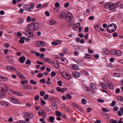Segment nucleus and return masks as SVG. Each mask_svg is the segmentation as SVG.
I'll list each match as a JSON object with an SVG mask.
<instances>
[{"label":"nucleus","instance_id":"obj_52","mask_svg":"<svg viewBox=\"0 0 123 123\" xmlns=\"http://www.w3.org/2000/svg\"><path fill=\"white\" fill-rule=\"evenodd\" d=\"M20 38H21V39L19 40V43H24L25 41L23 40H25V39L24 38V39H22V38H21V37H20Z\"/></svg>","mask_w":123,"mask_h":123},{"label":"nucleus","instance_id":"obj_3","mask_svg":"<svg viewBox=\"0 0 123 123\" xmlns=\"http://www.w3.org/2000/svg\"><path fill=\"white\" fill-rule=\"evenodd\" d=\"M73 19V16L71 13L68 12L65 15V19L66 21L70 22L71 21H72Z\"/></svg>","mask_w":123,"mask_h":123},{"label":"nucleus","instance_id":"obj_22","mask_svg":"<svg viewBox=\"0 0 123 123\" xmlns=\"http://www.w3.org/2000/svg\"><path fill=\"white\" fill-rule=\"evenodd\" d=\"M10 100L12 102L14 103H16V102L18 101V100L16 98L13 97L11 98Z\"/></svg>","mask_w":123,"mask_h":123},{"label":"nucleus","instance_id":"obj_64","mask_svg":"<svg viewBox=\"0 0 123 123\" xmlns=\"http://www.w3.org/2000/svg\"><path fill=\"white\" fill-rule=\"evenodd\" d=\"M94 18V16H92L89 17L88 19L89 20H92Z\"/></svg>","mask_w":123,"mask_h":123},{"label":"nucleus","instance_id":"obj_55","mask_svg":"<svg viewBox=\"0 0 123 123\" xmlns=\"http://www.w3.org/2000/svg\"><path fill=\"white\" fill-rule=\"evenodd\" d=\"M45 94L44 92L43 91H41L40 92V95L42 96H44Z\"/></svg>","mask_w":123,"mask_h":123},{"label":"nucleus","instance_id":"obj_45","mask_svg":"<svg viewBox=\"0 0 123 123\" xmlns=\"http://www.w3.org/2000/svg\"><path fill=\"white\" fill-rule=\"evenodd\" d=\"M76 25V24H74V25L73 26V29L75 31H76L77 28H78V26Z\"/></svg>","mask_w":123,"mask_h":123},{"label":"nucleus","instance_id":"obj_47","mask_svg":"<svg viewBox=\"0 0 123 123\" xmlns=\"http://www.w3.org/2000/svg\"><path fill=\"white\" fill-rule=\"evenodd\" d=\"M56 73L54 71H52L51 73V75L52 77H54L55 76Z\"/></svg>","mask_w":123,"mask_h":123},{"label":"nucleus","instance_id":"obj_25","mask_svg":"<svg viewBox=\"0 0 123 123\" xmlns=\"http://www.w3.org/2000/svg\"><path fill=\"white\" fill-rule=\"evenodd\" d=\"M117 99L122 103H123V97L121 96H118L117 98Z\"/></svg>","mask_w":123,"mask_h":123},{"label":"nucleus","instance_id":"obj_63","mask_svg":"<svg viewBox=\"0 0 123 123\" xmlns=\"http://www.w3.org/2000/svg\"><path fill=\"white\" fill-rule=\"evenodd\" d=\"M45 14L48 17H49L50 15V14L49 12L47 11H46L45 12Z\"/></svg>","mask_w":123,"mask_h":123},{"label":"nucleus","instance_id":"obj_49","mask_svg":"<svg viewBox=\"0 0 123 123\" xmlns=\"http://www.w3.org/2000/svg\"><path fill=\"white\" fill-rule=\"evenodd\" d=\"M82 103L84 105L86 103V101L84 98H83L81 101Z\"/></svg>","mask_w":123,"mask_h":123},{"label":"nucleus","instance_id":"obj_7","mask_svg":"<svg viewBox=\"0 0 123 123\" xmlns=\"http://www.w3.org/2000/svg\"><path fill=\"white\" fill-rule=\"evenodd\" d=\"M104 7L106 9L109 8V10H113L112 7V3L110 2L106 3L104 5Z\"/></svg>","mask_w":123,"mask_h":123},{"label":"nucleus","instance_id":"obj_12","mask_svg":"<svg viewBox=\"0 0 123 123\" xmlns=\"http://www.w3.org/2000/svg\"><path fill=\"white\" fill-rule=\"evenodd\" d=\"M61 41L60 40H57L56 42H53L52 43V44L53 45H56L61 43Z\"/></svg>","mask_w":123,"mask_h":123},{"label":"nucleus","instance_id":"obj_35","mask_svg":"<svg viewBox=\"0 0 123 123\" xmlns=\"http://www.w3.org/2000/svg\"><path fill=\"white\" fill-rule=\"evenodd\" d=\"M82 72L83 74L86 76H88L89 75L88 72L86 71L82 70Z\"/></svg>","mask_w":123,"mask_h":123},{"label":"nucleus","instance_id":"obj_6","mask_svg":"<svg viewBox=\"0 0 123 123\" xmlns=\"http://www.w3.org/2000/svg\"><path fill=\"white\" fill-rule=\"evenodd\" d=\"M111 52L113 55L117 56H121L122 54L121 52L119 50H112V51Z\"/></svg>","mask_w":123,"mask_h":123},{"label":"nucleus","instance_id":"obj_43","mask_svg":"<svg viewBox=\"0 0 123 123\" xmlns=\"http://www.w3.org/2000/svg\"><path fill=\"white\" fill-rule=\"evenodd\" d=\"M67 98L69 99H71L72 96L68 93L66 94Z\"/></svg>","mask_w":123,"mask_h":123},{"label":"nucleus","instance_id":"obj_41","mask_svg":"<svg viewBox=\"0 0 123 123\" xmlns=\"http://www.w3.org/2000/svg\"><path fill=\"white\" fill-rule=\"evenodd\" d=\"M55 119V118L53 117L50 116V118L49 119V120L50 122L53 123V120Z\"/></svg>","mask_w":123,"mask_h":123},{"label":"nucleus","instance_id":"obj_4","mask_svg":"<svg viewBox=\"0 0 123 123\" xmlns=\"http://www.w3.org/2000/svg\"><path fill=\"white\" fill-rule=\"evenodd\" d=\"M62 76L66 79L69 80L71 78V76L68 73L66 72H62L61 73Z\"/></svg>","mask_w":123,"mask_h":123},{"label":"nucleus","instance_id":"obj_48","mask_svg":"<svg viewBox=\"0 0 123 123\" xmlns=\"http://www.w3.org/2000/svg\"><path fill=\"white\" fill-rule=\"evenodd\" d=\"M5 95L4 93H0V98H3L5 97Z\"/></svg>","mask_w":123,"mask_h":123},{"label":"nucleus","instance_id":"obj_16","mask_svg":"<svg viewBox=\"0 0 123 123\" xmlns=\"http://www.w3.org/2000/svg\"><path fill=\"white\" fill-rule=\"evenodd\" d=\"M90 86L92 89L95 90L97 89V86L96 84H94L92 83H91L90 85Z\"/></svg>","mask_w":123,"mask_h":123},{"label":"nucleus","instance_id":"obj_23","mask_svg":"<svg viewBox=\"0 0 123 123\" xmlns=\"http://www.w3.org/2000/svg\"><path fill=\"white\" fill-rule=\"evenodd\" d=\"M56 90L58 92H60L62 93H63L64 91L65 90L64 88H62V89L59 87H57L56 88Z\"/></svg>","mask_w":123,"mask_h":123},{"label":"nucleus","instance_id":"obj_39","mask_svg":"<svg viewBox=\"0 0 123 123\" xmlns=\"http://www.w3.org/2000/svg\"><path fill=\"white\" fill-rule=\"evenodd\" d=\"M30 82L31 84L34 85L37 84V82L36 81H35L32 80H30Z\"/></svg>","mask_w":123,"mask_h":123},{"label":"nucleus","instance_id":"obj_34","mask_svg":"<svg viewBox=\"0 0 123 123\" xmlns=\"http://www.w3.org/2000/svg\"><path fill=\"white\" fill-rule=\"evenodd\" d=\"M6 80V78L5 77L1 76L0 75V80L5 81Z\"/></svg>","mask_w":123,"mask_h":123},{"label":"nucleus","instance_id":"obj_50","mask_svg":"<svg viewBox=\"0 0 123 123\" xmlns=\"http://www.w3.org/2000/svg\"><path fill=\"white\" fill-rule=\"evenodd\" d=\"M41 47H44L45 46V43L42 41H41Z\"/></svg>","mask_w":123,"mask_h":123},{"label":"nucleus","instance_id":"obj_10","mask_svg":"<svg viewBox=\"0 0 123 123\" xmlns=\"http://www.w3.org/2000/svg\"><path fill=\"white\" fill-rule=\"evenodd\" d=\"M6 68L9 71L11 70L14 71H16V69L15 67L11 66H7L6 67Z\"/></svg>","mask_w":123,"mask_h":123},{"label":"nucleus","instance_id":"obj_53","mask_svg":"<svg viewBox=\"0 0 123 123\" xmlns=\"http://www.w3.org/2000/svg\"><path fill=\"white\" fill-rule=\"evenodd\" d=\"M45 79H42L40 80V82L41 83H45Z\"/></svg>","mask_w":123,"mask_h":123},{"label":"nucleus","instance_id":"obj_57","mask_svg":"<svg viewBox=\"0 0 123 123\" xmlns=\"http://www.w3.org/2000/svg\"><path fill=\"white\" fill-rule=\"evenodd\" d=\"M48 6V4L45 3L42 6V8H45L47 7Z\"/></svg>","mask_w":123,"mask_h":123},{"label":"nucleus","instance_id":"obj_32","mask_svg":"<svg viewBox=\"0 0 123 123\" xmlns=\"http://www.w3.org/2000/svg\"><path fill=\"white\" fill-rule=\"evenodd\" d=\"M17 22L18 24H21L24 22V20L23 19H18Z\"/></svg>","mask_w":123,"mask_h":123},{"label":"nucleus","instance_id":"obj_30","mask_svg":"<svg viewBox=\"0 0 123 123\" xmlns=\"http://www.w3.org/2000/svg\"><path fill=\"white\" fill-rule=\"evenodd\" d=\"M27 36L29 37H32L33 35V32H29L28 34L27 33L26 34Z\"/></svg>","mask_w":123,"mask_h":123},{"label":"nucleus","instance_id":"obj_33","mask_svg":"<svg viewBox=\"0 0 123 123\" xmlns=\"http://www.w3.org/2000/svg\"><path fill=\"white\" fill-rule=\"evenodd\" d=\"M91 56L90 55L86 53L85 57L87 59H90L91 58Z\"/></svg>","mask_w":123,"mask_h":123},{"label":"nucleus","instance_id":"obj_24","mask_svg":"<svg viewBox=\"0 0 123 123\" xmlns=\"http://www.w3.org/2000/svg\"><path fill=\"white\" fill-rule=\"evenodd\" d=\"M55 23V21L53 19L50 20L48 22V23L50 25H51L54 24Z\"/></svg>","mask_w":123,"mask_h":123},{"label":"nucleus","instance_id":"obj_27","mask_svg":"<svg viewBox=\"0 0 123 123\" xmlns=\"http://www.w3.org/2000/svg\"><path fill=\"white\" fill-rule=\"evenodd\" d=\"M77 75V74L76 73V72H74L72 73V75L73 77L75 78H78Z\"/></svg>","mask_w":123,"mask_h":123},{"label":"nucleus","instance_id":"obj_36","mask_svg":"<svg viewBox=\"0 0 123 123\" xmlns=\"http://www.w3.org/2000/svg\"><path fill=\"white\" fill-rule=\"evenodd\" d=\"M56 115L58 117H60L61 115V113L60 112L57 111L55 112Z\"/></svg>","mask_w":123,"mask_h":123},{"label":"nucleus","instance_id":"obj_28","mask_svg":"<svg viewBox=\"0 0 123 123\" xmlns=\"http://www.w3.org/2000/svg\"><path fill=\"white\" fill-rule=\"evenodd\" d=\"M52 64L53 66L56 68H58L60 67V65L59 64L55 63L54 61Z\"/></svg>","mask_w":123,"mask_h":123},{"label":"nucleus","instance_id":"obj_14","mask_svg":"<svg viewBox=\"0 0 123 123\" xmlns=\"http://www.w3.org/2000/svg\"><path fill=\"white\" fill-rule=\"evenodd\" d=\"M119 3V2L115 3L113 4L112 3V8H113V10L117 7L118 6Z\"/></svg>","mask_w":123,"mask_h":123},{"label":"nucleus","instance_id":"obj_18","mask_svg":"<svg viewBox=\"0 0 123 123\" xmlns=\"http://www.w3.org/2000/svg\"><path fill=\"white\" fill-rule=\"evenodd\" d=\"M62 59V57H55V60L58 63L64 64V63H61V60Z\"/></svg>","mask_w":123,"mask_h":123},{"label":"nucleus","instance_id":"obj_8","mask_svg":"<svg viewBox=\"0 0 123 123\" xmlns=\"http://www.w3.org/2000/svg\"><path fill=\"white\" fill-rule=\"evenodd\" d=\"M24 9L28 12H30L32 11V10H31L30 9L28 5L26 4L23 7Z\"/></svg>","mask_w":123,"mask_h":123},{"label":"nucleus","instance_id":"obj_51","mask_svg":"<svg viewBox=\"0 0 123 123\" xmlns=\"http://www.w3.org/2000/svg\"><path fill=\"white\" fill-rule=\"evenodd\" d=\"M76 108L78 110H80L81 112H83V111L82 110L81 108L78 105L77 106Z\"/></svg>","mask_w":123,"mask_h":123},{"label":"nucleus","instance_id":"obj_1","mask_svg":"<svg viewBox=\"0 0 123 123\" xmlns=\"http://www.w3.org/2000/svg\"><path fill=\"white\" fill-rule=\"evenodd\" d=\"M116 25L114 23H112L109 25L107 28L106 30L109 33L114 32L116 29Z\"/></svg>","mask_w":123,"mask_h":123},{"label":"nucleus","instance_id":"obj_9","mask_svg":"<svg viewBox=\"0 0 123 123\" xmlns=\"http://www.w3.org/2000/svg\"><path fill=\"white\" fill-rule=\"evenodd\" d=\"M106 84L107 85L108 87L110 89L112 90L113 89L114 86L111 83L110 81H107Z\"/></svg>","mask_w":123,"mask_h":123},{"label":"nucleus","instance_id":"obj_37","mask_svg":"<svg viewBox=\"0 0 123 123\" xmlns=\"http://www.w3.org/2000/svg\"><path fill=\"white\" fill-rule=\"evenodd\" d=\"M68 22V27H72L74 23L73 21H71L70 22Z\"/></svg>","mask_w":123,"mask_h":123},{"label":"nucleus","instance_id":"obj_40","mask_svg":"<svg viewBox=\"0 0 123 123\" xmlns=\"http://www.w3.org/2000/svg\"><path fill=\"white\" fill-rule=\"evenodd\" d=\"M29 113L27 112L26 113H23V116L24 117H28Z\"/></svg>","mask_w":123,"mask_h":123},{"label":"nucleus","instance_id":"obj_56","mask_svg":"<svg viewBox=\"0 0 123 123\" xmlns=\"http://www.w3.org/2000/svg\"><path fill=\"white\" fill-rule=\"evenodd\" d=\"M10 104L9 103L5 102L4 106L5 107H6L8 106Z\"/></svg>","mask_w":123,"mask_h":123},{"label":"nucleus","instance_id":"obj_11","mask_svg":"<svg viewBox=\"0 0 123 123\" xmlns=\"http://www.w3.org/2000/svg\"><path fill=\"white\" fill-rule=\"evenodd\" d=\"M32 25H33V23H31L30 24H29L28 26H27V28H28V30H26V31H27L28 32L29 31H27V30H28L29 31H32Z\"/></svg>","mask_w":123,"mask_h":123},{"label":"nucleus","instance_id":"obj_5","mask_svg":"<svg viewBox=\"0 0 123 123\" xmlns=\"http://www.w3.org/2000/svg\"><path fill=\"white\" fill-rule=\"evenodd\" d=\"M32 30H34L38 31L40 30V27L39 25V23L36 22L33 23Z\"/></svg>","mask_w":123,"mask_h":123},{"label":"nucleus","instance_id":"obj_31","mask_svg":"<svg viewBox=\"0 0 123 123\" xmlns=\"http://www.w3.org/2000/svg\"><path fill=\"white\" fill-rule=\"evenodd\" d=\"M41 43V41H37L35 43V44L37 47H40L41 46L40 44Z\"/></svg>","mask_w":123,"mask_h":123},{"label":"nucleus","instance_id":"obj_26","mask_svg":"<svg viewBox=\"0 0 123 123\" xmlns=\"http://www.w3.org/2000/svg\"><path fill=\"white\" fill-rule=\"evenodd\" d=\"M72 68L73 69L75 70H78L79 69V66L76 65L74 64L73 65Z\"/></svg>","mask_w":123,"mask_h":123},{"label":"nucleus","instance_id":"obj_17","mask_svg":"<svg viewBox=\"0 0 123 123\" xmlns=\"http://www.w3.org/2000/svg\"><path fill=\"white\" fill-rule=\"evenodd\" d=\"M10 91L14 94L19 96H22V94L21 93L18 92L14 91L12 90H10Z\"/></svg>","mask_w":123,"mask_h":123},{"label":"nucleus","instance_id":"obj_20","mask_svg":"<svg viewBox=\"0 0 123 123\" xmlns=\"http://www.w3.org/2000/svg\"><path fill=\"white\" fill-rule=\"evenodd\" d=\"M19 62L21 63H24L25 61V58L23 56L20 57L19 58Z\"/></svg>","mask_w":123,"mask_h":123},{"label":"nucleus","instance_id":"obj_58","mask_svg":"<svg viewBox=\"0 0 123 123\" xmlns=\"http://www.w3.org/2000/svg\"><path fill=\"white\" fill-rule=\"evenodd\" d=\"M102 110L105 112H107L108 111V110L106 108H102Z\"/></svg>","mask_w":123,"mask_h":123},{"label":"nucleus","instance_id":"obj_19","mask_svg":"<svg viewBox=\"0 0 123 123\" xmlns=\"http://www.w3.org/2000/svg\"><path fill=\"white\" fill-rule=\"evenodd\" d=\"M99 85L101 86L103 88L105 89L107 88V86L106 84L102 82H99Z\"/></svg>","mask_w":123,"mask_h":123},{"label":"nucleus","instance_id":"obj_44","mask_svg":"<svg viewBox=\"0 0 123 123\" xmlns=\"http://www.w3.org/2000/svg\"><path fill=\"white\" fill-rule=\"evenodd\" d=\"M65 15V13L64 12H62L61 14L60 15V17H61L62 18H64Z\"/></svg>","mask_w":123,"mask_h":123},{"label":"nucleus","instance_id":"obj_61","mask_svg":"<svg viewBox=\"0 0 123 123\" xmlns=\"http://www.w3.org/2000/svg\"><path fill=\"white\" fill-rule=\"evenodd\" d=\"M97 101L99 102L103 103L104 102V101L103 100L101 99H97Z\"/></svg>","mask_w":123,"mask_h":123},{"label":"nucleus","instance_id":"obj_42","mask_svg":"<svg viewBox=\"0 0 123 123\" xmlns=\"http://www.w3.org/2000/svg\"><path fill=\"white\" fill-rule=\"evenodd\" d=\"M42 113L43 117L44 118L46 117V115L45 111L44 110H42Z\"/></svg>","mask_w":123,"mask_h":123},{"label":"nucleus","instance_id":"obj_13","mask_svg":"<svg viewBox=\"0 0 123 123\" xmlns=\"http://www.w3.org/2000/svg\"><path fill=\"white\" fill-rule=\"evenodd\" d=\"M24 88L28 90H31L32 89V87L30 85H24Z\"/></svg>","mask_w":123,"mask_h":123},{"label":"nucleus","instance_id":"obj_60","mask_svg":"<svg viewBox=\"0 0 123 123\" xmlns=\"http://www.w3.org/2000/svg\"><path fill=\"white\" fill-rule=\"evenodd\" d=\"M43 75V74L42 73L39 74L37 75V77L41 78L42 77Z\"/></svg>","mask_w":123,"mask_h":123},{"label":"nucleus","instance_id":"obj_59","mask_svg":"<svg viewBox=\"0 0 123 123\" xmlns=\"http://www.w3.org/2000/svg\"><path fill=\"white\" fill-rule=\"evenodd\" d=\"M28 117L30 118H32L33 117V115L32 114H31L30 113H29Z\"/></svg>","mask_w":123,"mask_h":123},{"label":"nucleus","instance_id":"obj_62","mask_svg":"<svg viewBox=\"0 0 123 123\" xmlns=\"http://www.w3.org/2000/svg\"><path fill=\"white\" fill-rule=\"evenodd\" d=\"M57 84L60 86H61L62 85V82L61 80L57 82Z\"/></svg>","mask_w":123,"mask_h":123},{"label":"nucleus","instance_id":"obj_54","mask_svg":"<svg viewBox=\"0 0 123 123\" xmlns=\"http://www.w3.org/2000/svg\"><path fill=\"white\" fill-rule=\"evenodd\" d=\"M31 17L29 16L27 18V21L28 22H30L31 20Z\"/></svg>","mask_w":123,"mask_h":123},{"label":"nucleus","instance_id":"obj_21","mask_svg":"<svg viewBox=\"0 0 123 123\" xmlns=\"http://www.w3.org/2000/svg\"><path fill=\"white\" fill-rule=\"evenodd\" d=\"M16 72V73L17 75L20 77L21 78L24 77H25L23 75L19 72L17 71L16 69V71H15Z\"/></svg>","mask_w":123,"mask_h":123},{"label":"nucleus","instance_id":"obj_15","mask_svg":"<svg viewBox=\"0 0 123 123\" xmlns=\"http://www.w3.org/2000/svg\"><path fill=\"white\" fill-rule=\"evenodd\" d=\"M28 5L29 6L30 9L31 10H32L35 7V4L33 3H29Z\"/></svg>","mask_w":123,"mask_h":123},{"label":"nucleus","instance_id":"obj_38","mask_svg":"<svg viewBox=\"0 0 123 123\" xmlns=\"http://www.w3.org/2000/svg\"><path fill=\"white\" fill-rule=\"evenodd\" d=\"M53 61L52 60L50 59L49 58H48L47 62L51 64L52 63Z\"/></svg>","mask_w":123,"mask_h":123},{"label":"nucleus","instance_id":"obj_29","mask_svg":"<svg viewBox=\"0 0 123 123\" xmlns=\"http://www.w3.org/2000/svg\"><path fill=\"white\" fill-rule=\"evenodd\" d=\"M51 106L53 109H56L57 108V104L55 103H52L51 104Z\"/></svg>","mask_w":123,"mask_h":123},{"label":"nucleus","instance_id":"obj_46","mask_svg":"<svg viewBox=\"0 0 123 123\" xmlns=\"http://www.w3.org/2000/svg\"><path fill=\"white\" fill-rule=\"evenodd\" d=\"M21 83L22 85H23L25 84H27L28 83V81L27 80H22L21 81Z\"/></svg>","mask_w":123,"mask_h":123},{"label":"nucleus","instance_id":"obj_2","mask_svg":"<svg viewBox=\"0 0 123 123\" xmlns=\"http://www.w3.org/2000/svg\"><path fill=\"white\" fill-rule=\"evenodd\" d=\"M8 90V87L4 83H0V93H5Z\"/></svg>","mask_w":123,"mask_h":123}]
</instances>
